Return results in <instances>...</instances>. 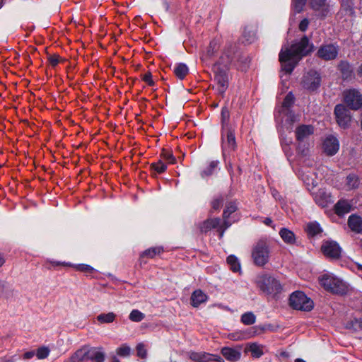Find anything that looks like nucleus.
<instances>
[{"mask_svg": "<svg viewBox=\"0 0 362 362\" xmlns=\"http://www.w3.org/2000/svg\"><path fill=\"white\" fill-rule=\"evenodd\" d=\"M207 299L206 295L201 290L194 291L191 296V304L193 307H198Z\"/></svg>", "mask_w": 362, "mask_h": 362, "instance_id": "4be33fe9", "label": "nucleus"}, {"mask_svg": "<svg viewBox=\"0 0 362 362\" xmlns=\"http://www.w3.org/2000/svg\"><path fill=\"white\" fill-rule=\"evenodd\" d=\"M223 356L230 361H236L240 358V351L229 347H224L221 349Z\"/></svg>", "mask_w": 362, "mask_h": 362, "instance_id": "5701e85b", "label": "nucleus"}, {"mask_svg": "<svg viewBox=\"0 0 362 362\" xmlns=\"http://www.w3.org/2000/svg\"><path fill=\"white\" fill-rule=\"evenodd\" d=\"M348 226L354 233H362V218L352 214L348 218Z\"/></svg>", "mask_w": 362, "mask_h": 362, "instance_id": "6ab92c4d", "label": "nucleus"}, {"mask_svg": "<svg viewBox=\"0 0 362 362\" xmlns=\"http://www.w3.org/2000/svg\"><path fill=\"white\" fill-rule=\"evenodd\" d=\"M88 352V360L95 362H104L105 354L101 346L92 347L86 346Z\"/></svg>", "mask_w": 362, "mask_h": 362, "instance_id": "f3484780", "label": "nucleus"}, {"mask_svg": "<svg viewBox=\"0 0 362 362\" xmlns=\"http://www.w3.org/2000/svg\"><path fill=\"white\" fill-rule=\"evenodd\" d=\"M344 103L351 109L356 110L362 106V95L356 89H349L343 92Z\"/></svg>", "mask_w": 362, "mask_h": 362, "instance_id": "423d86ee", "label": "nucleus"}, {"mask_svg": "<svg viewBox=\"0 0 362 362\" xmlns=\"http://www.w3.org/2000/svg\"><path fill=\"white\" fill-rule=\"evenodd\" d=\"M162 156L163 158L165 159L168 163H174V162L175 161V157L170 152L163 151Z\"/></svg>", "mask_w": 362, "mask_h": 362, "instance_id": "8fccbe9b", "label": "nucleus"}, {"mask_svg": "<svg viewBox=\"0 0 362 362\" xmlns=\"http://www.w3.org/2000/svg\"><path fill=\"white\" fill-rule=\"evenodd\" d=\"M346 185L349 189L356 188L358 186V180L356 175H349L346 177Z\"/></svg>", "mask_w": 362, "mask_h": 362, "instance_id": "f704fd0d", "label": "nucleus"}, {"mask_svg": "<svg viewBox=\"0 0 362 362\" xmlns=\"http://www.w3.org/2000/svg\"><path fill=\"white\" fill-rule=\"evenodd\" d=\"M250 325L253 324L255 322V317L252 313H250Z\"/></svg>", "mask_w": 362, "mask_h": 362, "instance_id": "e2e57ef3", "label": "nucleus"}, {"mask_svg": "<svg viewBox=\"0 0 362 362\" xmlns=\"http://www.w3.org/2000/svg\"><path fill=\"white\" fill-rule=\"evenodd\" d=\"M163 252V249L161 247H153L148 248L144 251L140 255V258L148 257L153 258L156 255H160Z\"/></svg>", "mask_w": 362, "mask_h": 362, "instance_id": "a878e982", "label": "nucleus"}, {"mask_svg": "<svg viewBox=\"0 0 362 362\" xmlns=\"http://www.w3.org/2000/svg\"><path fill=\"white\" fill-rule=\"evenodd\" d=\"M235 138L233 132L229 129H223L222 133V148L223 155L226 156V153H230L235 148Z\"/></svg>", "mask_w": 362, "mask_h": 362, "instance_id": "9d476101", "label": "nucleus"}, {"mask_svg": "<svg viewBox=\"0 0 362 362\" xmlns=\"http://www.w3.org/2000/svg\"><path fill=\"white\" fill-rule=\"evenodd\" d=\"M50 350L47 346H41L37 349L36 356L38 359H45L48 357Z\"/></svg>", "mask_w": 362, "mask_h": 362, "instance_id": "4c0bfd02", "label": "nucleus"}, {"mask_svg": "<svg viewBox=\"0 0 362 362\" xmlns=\"http://www.w3.org/2000/svg\"><path fill=\"white\" fill-rule=\"evenodd\" d=\"M319 280L325 290L333 293L343 295L349 290L347 284L332 274H325Z\"/></svg>", "mask_w": 362, "mask_h": 362, "instance_id": "7ed1b4c3", "label": "nucleus"}, {"mask_svg": "<svg viewBox=\"0 0 362 362\" xmlns=\"http://www.w3.org/2000/svg\"><path fill=\"white\" fill-rule=\"evenodd\" d=\"M318 12V15L322 17H326L329 13L330 12V5L327 2L323 5V6H320V10H315Z\"/></svg>", "mask_w": 362, "mask_h": 362, "instance_id": "c03bdc74", "label": "nucleus"}, {"mask_svg": "<svg viewBox=\"0 0 362 362\" xmlns=\"http://www.w3.org/2000/svg\"><path fill=\"white\" fill-rule=\"evenodd\" d=\"M221 118L223 122H226L229 119V112L226 108H223L221 111Z\"/></svg>", "mask_w": 362, "mask_h": 362, "instance_id": "5fc2aeb1", "label": "nucleus"}, {"mask_svg": "<svg viewBox=\"0 0 362 362\" xmlns=\"http://www.w3.org/2000/svg\"><path fill=\"white\" fill-rule=\"evenodd\" d=\"M255 284L264 293L275 296L282 290L279 281L271 274L262 273L255 279Z\"/></svg>", "mask_w": 362, "mask_h": 362, "instance_id": "f03ea898", "label": "nucleus"}, {"mask_svg": "<svg viewBox=\"0 0 362 362\" xmlns=\"http://www.w3.org/2000/svg\"><path fill=\"white\" fill-rule=\"evenodd\" d=\"M295 362H306V361L301 358H297V359H296Z\"/></svg>", "mask_w": 362, "mask_h": 362, "instance_id": "774afa93", "label": "nucleus"}, {"mask_svg": "<svg viewBox=\"0 0 362 362\" xmlns=\"http://www.w3.org/2000/svg\"><path fill=\"white\" fill-rule=\"evenodd\" d=\"M293 102L294 97L291 93H289L284 100L282 110V114L286 115L288 118L291 117V115H288V108L293 103ZM292 117H294V116L293 115Z\"/></svg>", "mask_w": 362, "mask_h": 362, "instance_id": "cd10ccee", "label": "nucleus"}, {"mask_svg": "<svg viewBox=\"0 0 362 362\" xmlns=\"http://www.w3.org/2000/svg\"><path fill=\"white\" fill-rule=\"evenodd\" d=\"M143 80L149 86H153L154 83L153 81L152 80V75L150 72L144 75Z\"/></svg>", "mask_w": 362, "mask_h": 362, "instance_id": "603ef678", "label": "nucleus"}, {"mask_svg": "<svg viewBox=\"0 0 362 362\" xmlns=\"http://www.w3.org/2000/svg\"><path fill=\"white\" fill-rule=\"evenodd\" d=\"M151 168L156 173H162L166 170V165L163 160H159L158 162L152 163Z\"/></svg>", "mask_w": 362, "mask_h": 362, "instance_id": "e433bc0d", "label": "nucleus"}, {"mask_svg": "<svg viewBox=\"0 0 362 362\" xmlns=\"http://www.w3.org/2000/svg\"><path fill=\"white\" fill-rule=\"evenodd\" d=\"M309 21L308 19L305 18L299 24V29L301 31H305L308 27Z\"/></svg>", "mask_w": 362, "mask_h": 362, "instance_id": "864d4df0", "label": "nucleus"}, {"mask_svg": "<svg viewBox=\"0 0 362 362\" xmlns=\"http://www.w3.org/2000/svg\"><path fill=\"white\" fill-rule=\"evenodd\" d=\"M252 256L256 265L259 267L265 265L270 257L269 245L265 241L258 242L253 247Z\"/></svg>", "mask_w": 362, "mask_h": 362, "instance_id": "20e7f679", "label": "nucleus"}, {"mask_svg": "<svg viewBox=\"0 0 362 362\" xmlns=\"http://www.w3.org/2000/svg\"><path fill=\"white\" fill-rule=\"evenodd\" d=\"M358 74L362 77V65L359 66L358 68Z\"/></svg>", "mask_w": 362, "mask_h": 362, "instance_id": "69168bd1", "label": "nucleus"}, {"mask_svg": "<svg viewBox=\"0 0 362 362\" xmlns=\"http://www.w3.org/2000/svg\"><path fill=\"white\" fill-rule=\"evenodd\" d=\"M224 226L223 221L220 218H214L205 220L199 224V228L202 233H206L211 229L216 228L219 233V237L221 238L226 230Z\"/></svg>", "mask_w": 362, "mask_h": 362, "instance_id": "0eeeda50", "label": "nucleus"}, {"mask_svg": "<svg viewBox=\"0 0 362 362\" xmlns=\"http://www.w3.org/2000/svg\"><path fill=\"white\" fill-rule=\"evenodd\" d=\"M272 218H265L263 221V223L266 225V226H272L273 228H274V226H272Z\"/></svg>", "mask_w": 362, "mask_h": 362, "instance_id": "052dcab7", "label": "nucleus"}, {"mask_svg": "<svg viewBox=\"0 0 362 362\" xmlns=\"http://www.w3.org/2000/svg\"><path fill=\"white\" fill-rule=\"evenodd\" d=\"M338 54V49L334 45H326L320 47L317 55L325 60H332L336 58Z\"/></svg>", "mask_w": 362, "mask_h": 362, "instance_id": "dca6fc26", "label": "nucleus"}, {"mask_svg": "<svg viewBox=\"0 0 362 362\" xmlns=\"http://www.w3.org/2000/svg\"><path fill=\"white\" fill-rule=\"evenodd\" d=\"M136 354L141 358H146L147 357V350L145 347L144 344L139 343L137 344L136 347Z\"/></svg>", "mask_w": 362, "mask_h": 362, "instance_id": "ea45409f", "label": "nucleus"}, {"mask_svg": "<svg viewBox=\"0 0 362 362\" xmlns=\"http://www.w3.org/2000/svg\"><path fill=\"white\" fill-rule=\"evenodd\" d=\"M321 250L323 254L329 258H339L341 251L339 244L333 240L323 242Z\"/></svg>", "mask_w": 362, "mask_h": 362, "instance_id": "9b49d317", "label": "nucleus"}, {"mask_svg": "<svg viewBox=\"0 0 362 362\" xmlns=\"http://www.w3.org/2000/svg\"><path fill=\"white\" fill-rule=\"evenodd\" d=\"M5 262L4 257L0 255V267H1Z\"/></svg>", "mask_w": 362, "mask_h": 362, "instance_id": "0e129e2a", "label": "nucleus"}, {"mask_svg": "<svg viewBox=\"0 0 362 362\" xmlns=\"http://www.w3.org/2000/svg\"><path fill=\"white\" fill-rule=\"evenodd\" d=\"M223 202H224V198L222 196H220V197L214 199L211 202L212 209L214 211L219 210L221 208V206H223Z\"/></svg>", "mask_w": 362, "mask_h": 362, "instance_id": "37998d69", "label": "nucleus"}, {"mask_svg": "<svg viewBox=\"0 0 362 362\" xmlns=\"http://www.w3.org/2000/svg\"><path fill=\"white\" fill-rule=\"evenodd\" d=\"M303 181L305 182L306 185H310V184L313 185H315L313 180H312V182H310V180L308 178L303 177Z\"/></svg>", "mask_w": 362, "mask_h": 362, "instance_id": "680f3d73", "label": "nucleus"}, {"mask_svg": "<svg viewBox=\"0 0 362 362\" xmlns=\"http://www.w3.org/2000/svg\"><path fill=\"white\" fill-rule=\"evenodd\" d=\"M131 348L127 344H123L117 348L116 353L117 355L123 357L129 356L130 355Z\"/></svg>", "mask_w": 362, "mask_h": 362, "instance_id": "58836bf2", "label": "nucleus"}, {"mask_svg": "<svg viewBox=\"0 0 362 362\" xmlns=\"http://www.w3.org/2000/svg\"><path fill=\"white\" fill-rule=\"evenodd\" d=\"M326 3V0H310V4L313 9L314 10H320V6H323V5Z\"/></svg>", "mask_w": 362, "mask_h": 362, "instance_id": "de8ad7c7", "label": "nucleus"}, {"mask_svg": "<svg viewBox=\"0 0 362 362\" xmlns=\"http://www.w3.org/2000/svg\"><path fill=\"white\" fill-rule=\"evenodd\" d=\"M88 360V352L86 346L77 349L66 361L64 362H83Z\"/></svg>", "mask_w": 362, "mask_h": 362, "instance_id": "aec40b11", "label": "nucleus"}, {"mask_svg": "<svg viewBox=\"0 0 362 362\" xmlns=\"http://www.w3.org/2000/svg\"><path fill=\"white\" fill-rule=\"evenodd\" d=\"M247 337V332H236L234 333L229 334L228 338L231 340L238 341L242 340L243 339H246Z\"/></svg>", "mask_w": 362, "mask_h": 362, "instance_id": "a19ab883", "label": "nucleus"}, {"mask_svg": "<svg viewBox=\"0 0 362 362\" xmlns=\"http://www.w3.org/2000/svg\"><path fill=\"white\" fill-rule=\"evenodd\" d=\"M322 149L327 156L335 155L339 149V142L338 139L333 136H329L325 138L322 143Z\"/></svg>", "mask_w": 362, "mask_h": 362, "instance_id": "4468645a", "label": "nucleus"}, {"mask_svg": "<svg viewBox=\"0 0 362 362\" xmlns=\"http://www.w3.org/2000/svg\"><path fill=\"white\" fill-rule=\"evenodd\" d=\"M290 305L296 310L309 311L313 308V302L303 292L296 291L290 296Z\"/></svg>", "mask_w": 362, "mask_h": 362, "instance_id": "39448f33", "label": "nucleus"}, {"mask_svg": "<svg viewBox=\"0 0 362 362\" xmlns=\"http://www.w3.org/2000/svg\"><path fill=\"white\" fill-rule=\"evenodd\" d=\"M227 263L230 265V269L233 272H240V265L236 257L230 255L227 258Z\"/></svg>", "mask_w": 362, "mask_h": 362, "instance_id": "2f4dec72", "label": "nucleus"}, {"mask_svg": "<svg viewBox=\"0 0 362 362\" xmlns=\"http://www.w3.org/2000/svg\"><path fill=\"white\" fill-rule=\"evenodd\" d=\"M241 320L245 325H249V313H245L243 314Z\"/></svg>", "mask_w": 362, "mask_h": 362, "instance_id": "bf43d9fd", "label": "nucleus"}, {"mask_svg": "<svg viewBox=\"0 0 362 362\" xmlns=\"http://www.w3.org/2000/svg\"><path fill=\"white\" fill-rule=\"evenodd\" d=\"M302 85L304 88L308 90H316L320 85L319 74L315 71L308 72L303 77Z\"/></svg>", "mask_w": 362, "mask_h": 362, "instance_id": "1a4fd4ad", "label": "nucleus"}, {"mask_svg": "<svg viewBox=\"0 0 362 362\" xmlns=\"http://www.w3.org/2000/svg\"><path fill=\"white\" fill-rule=\"evenodd\" d=\"M279 235L284 242L287 244L291 245L294 244L296 242V237L294 233L287 228H281L279 231Z\"/></svg>", "mask_w": 362, "mask_h": 362, "instance_id": "393cba45", "label": "nucleus"}, {"mask_svg": "<svg viewBox=\"0 0 362 362\" xmlns=\"http://www.w3.org/2000/svg\"><path fill=\"white\" fill-rule=\"evenodd\" d=\"M350 327L354 329H362V320L361 319H354L350 322Z\"/></svg>", "mask_w": 362, "mask_h": 362, "instance_id": "09e8293b", "label": "nucleus"}, {"mask_svg": "<svg viewBox=\"0 0 362 362\" xmlns=\"http://www.w3.org/2000/svg\"><path fill=\"white\" fill-rule=\"evenodd\" d=\"M296 137L299 142L307 141L314 133V128L312 125H300L296 129Z\"/></svg>", "mask_w": 362, "mask_h": 362, "instance_id": "a211bd4d", "label": "nucleus"}, {"mask_svg": "<svg viewBox=\"0 0 362 362\" xmlns=\"http://www.w3.org/2000/svg\"><path fill=\"white\" fill-rule=\"evenodd\" d=\"M48 60L52 66H56L59 62V57L58 55H50L48 57Z\"/></svg>", "mask_w": 362, "mask_h": 362, "instance_id": "3c124183", "label": "nucleus"}, {"mask_svg": "<svg viewBox=\"0 0 362 362\" xmlns=\"http://www.w3.org/2000/svg\"><path fill=\"white\" fill-rule=\"evenodd\" d=\"M281 356H283V357H288V354L286 353V352H281Z\"/></svg>", "mask_w": 362, "mask_h": 362, "instance_id": "338daca9", "label": "nucleus"}, {"mask_svg": "<svg viewBox=\"0 0 362 362\" xmlns=\"http://www.w3.org/2000/svg\"><path fill=\"white\" fill-rule=\"evenodd\" d=\"M314 199L316 204L322 207H327L334 202V199L330 193L325 189H319L314 194Z\"/></svg>", "mask_w": 362, "mask_h": 362, "instance_id": "2eb2a0df", "label": "nucleus"}, {"mask_svg": "<svg viewBox=\"0 0 362 362\" xmlns=\"http://www.w3.org/2000/svg\"><path fill=\"white\" fill-rule=\"evenodd\" d=\"M209 49L208 50V54L211 56L213 54L214 51V53L217 52L216 43L214 42H211L209 44Z\"/></svg>", "mask_w": 362, "mask_h": 362, "instance_id": "6e6d98bb", "label": "nucleus"}, {"mask_svg": "<svg viewBox=\"0 0 362 362\" xmlns=\"http://www.w3.org/2000/svg\"><path fill=\"white\" fill-rule=\"evenodd\" d=\"M335 212L339 216H343L352 209V206L347 200H340L334 206Z\"/></svg>", "mask_w": 362, "mask_h": 362, "instance_id": "412c9836", "label": "nucleus"}, {"mask_svg": "<svg viewBox=\"0 0 362 362\" xmlns=\"http://www.w3.org/2000/svg\"><path fill=\"white\" fill-rule=\"evenodd\" d=\"M214 78L218 85L219 93H223L228 86V76L226 71L217 66L214 67Z\"/></svg>", "mask_w": 362, "mask_h": 362, "instance_id": "f8f14e48", "label": "nucleus"}, {"mask_svg": "<svg viewBox=\"0 0 362 362\" xmlns=\"http://www.w3.org/2000/svg\"><path fill=\"white\" fill-rule=\"evenodd\" d=\"M218 162L217 161H211L209 165L207 167L206 170H204L202 173V176H208L212 174L214 170L217 167Z\"/></svg>", "mask_w": 362, "mask_h": 362, "instance_id": "a18cd8bd", "label": "nucleus"}, {"mask_svg": "<svg viewBox=\"0 0 362 362\" xmlns=\"http://www.w3.org/2000/svg\"><path fill=\"white\" fill-rule=\"evenodd\" d=\"M35 355V352L33 351H27L23 354L24 359H30L32 358Z\"/></svg>", "mask_w": 362, "mask_h": 362, "instance_id": "13d9d810", "label": "nucleus"}, {"mask_svg": "<svg viewBox=\"0 0 362 362\" xmlns=\"http://www.w3.org/2000/svg\"><path fill=\"white\" fill-rule=\"evenodd\" d=\"M339 69L341 71L343 77L345 78H349L352 72L350 65L346 62H341L339 64Z\"/></svg>", "mask_w": 362, "mask_h": 362, "instance_id": "c9c22d12", "label": "nucleus"}, {"mask_svg": "<svg viewBox=\"0 0 362 362\" xmlns=\"http://www.w3.org/2000/svg\"><path fill=\"white\" fill-rule=\"evenodd\" d=\"M262 331V329L257 327H250V336L251 335H257L260 334Z\"/></svg>", "mask_w": 362, "mask_h": 362, "instance_id": "4d7b16f0", "label": "nucleus"}, {"mask_svg": "<svg viewBox=\"0 0 362 362\" xmlns=\"http://www.w3.org/2000/svg\"><path fill=\"white\" fill-rule=\"evenodd\" d=\"M334 115L337 122L339 127L345 129L350 125L351 117L346 107L341 104L336 105L334 108Z\"/></svg>", "mask_w": 362, "mask_h": 362, "instance_id": "6e6552de", "label": "nucleus"}, {"mask_svg": "<svg viewBox=\"0 0 362 362\" xmlns=\"http://www.w3.org/2000/svg\"><path fill=\"white\" fill-rule=\"evenodd\" d=\"M71 267L76 271L81 272L85 274H91L94 272V269L91 266L86 264H72Z\"/></svg>", "mask_w": 362, "mask_h": 362, "instance_id": "473e14b6", "label": "nucleus"}, {"mask_svg": "<svg viewBox=\"0 0 362 362\" xmlns=\"http://www.w3.org/2000/svg\"><path fill=\"white\" fill-rule=\"evenodd\" d=\"M188 71V67L186 64L182 63L177 64L174 68V73L175 76L181 80L187 75Z\"/></svg>", "mask_w": 362, "mask_h": 362, "instance_id": "bb28decb", "label": "nucleus"}, {"mask_svg": "<svg viewBox=\"0 0 362 362\" xmlns=\"http://www.w3.org/2000/svg\"><path fill=\"white\" fill-rule=\"evenodd\" d=\"M47 264H49V266H47L48 269H51L52 267H55L58 266H64V267H71L72 266V264L65 262H58V261H47Z\"/></svg>", "mask_w": 362, "mask_h": 362, "instance_id": "49530a36", "label": "nucleus"}, {"mask_svg": "<svg viewBox=\"0 0 362 362\" xmlns=\"http://www.w3.org/2000/svg\"><path fill=\"white\" fill-rule=\"evenodd\" d=\"M265 348L257 343L250 344V354L255 358H259L264 353Z\"/></svg>", "mask_w": 362, "mask_h": 362, "instance_id": "c85d7f7f", "label": "nucleus"}, {"mask_svg": "<svg viewBox=\"0 0 362 362\" xmlns=\"http://www.w3.org/2000/svg\"><path fill=\"white\" fill-rule=\"evenodd\" d=\"M116 315L113 312L101 313L97 316V320L100 323H111L115 321Z\"/></svg>", "mask_w": 362, "mask_h": 362, "instance_id": "c756f323", "label": "nucleus"}, {"mask_svg": "<svg viewBox=\"0 0 362 362\" xmlns=\"http://www.w3.org/2000/svg\"><path fill=\"white\" fill-rule=\"evenodd\" d=\"M145 315L138 310H133L129 316V318L132 322H139L143 320Z\"/></svg>", "mask_w": 362, "mask_h": 362, "instance_id": "72a5a7b5", "label": "nucleus"}, {"mask_svg": "<svg viewBox=\"0 0 362 362\" xmlns=\"http://www.w3.org/2000/svg\"><path fill=\"white\" fill-rule=\"evenodd\" d=\"M311 50L308 39L303 37L291 47L284 46L279 53V61L283 71L291 74L301 58Z\"/></svg>", "mask_w": 362, "mask_h": 362, "instance_id": "f257e3e1", "label": "nucleus"}, {"mask_svg": "<svg viewBox=\"0 0 362 362\" xmlns=\"http://www.w3.org/2000/svg\"><path fill=\"white\" fill-rule=\"evenodd\" d=\"M305 230L308 234L311 236L316 235L320 233L322 231L320 225L316 222H311L308 223Z\"/></svg>", "mask_w": 362, "mask_h": 362, "instance_id": "7c9ffc66", "label": "nucleus"}, {"mask_svg": "<svg viewBox=\"0 0 362 362\" xmlns=\"http://www.w3.org/2000/svg\"><path fill=\"white\" fill-rule=\"evenodd\" d=\"M305 3L306 0H292V6L296 12L300 13L303 10Z\"/></svg>", "mask_w": 362, "mask_h": 362, "instance_id": "79ce46f5", "label": "nucleus"}, {"mask_svg": "<svg viewBox=\"0 0 362 362\" xmlns=\"http://www.w3.org/2000/svg\"><path fill=\"white\" fill-rule=\"evenodd\" d=\"M236 206L233 203L228 204L223 211V225L224 229H227L230 225L231 222L229 221V216L231 214L236 211Z\"/></svg>", "mask_w": 362, "mask_h": 362, "instance_id": "b1692460", "label": "nucleus"}, {"mask_svg": "<svg viewBox=\"0 0 362 362\" xmlns=\"http://www.w3.org/2000/svg\"><path fill=\"white\" fill-rule=\"evenodd\" d=\"M189 358L194 362H223L222 358L206 352L190 351L188 353Z\"/></svg>", "mask_w": 362, "mask_h": 362, "instance_id": "ddd939ff", "label": "nucleus"}]
</instances>
